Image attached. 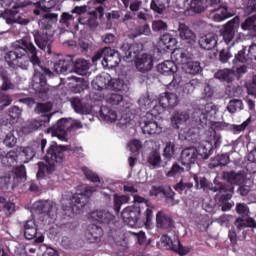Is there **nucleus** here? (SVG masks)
I'll use <instances>...</instances> for the list:
<instances>
[{"label":"nucleus","instance_id":"62","mask_svg":"<svg viewBox=\"0 0 256 256\" xmlns=\"http://www.w3.org/2000/svg\"><path fill=\"white\" fill-rule=\"evenodd\" d=\"M199 85V81H197L196 79H192L190 80L188 83H186L183 86V93H185L186 95H191V93H193V91H195V87H197Z\"/></svg>","mask_w":256,"mask_h":256},{"label":"nucleus","instance_id":"36","mask_svg":"<svg viewBox=\"0 0 256 256\" xmlns=\"http://www.w3.org/2000/svg\"><path fill=\"white\" fill-rule=\"evenodd\" d=\"M234 227H236L238 231H242V229H247V227H251L252 229H255L256 221L251 217L247 219L238 217L234 222Z\"/></svg>","mask_w":256,"mask_h":256},{"label":"nucleus","instance_id":"61","mask_svg":"<svg viewBox=\"0 0 256 256\" xmlns=\"http://www.w3.org/2000/svg\"><path fill=\"white\" fill-rule=\"evenodd\" d=\"M235 211L238 215H242V217H249V213H251L246 203H237Z\"/></svg>","mask_w":256,"mask_h":256},{"label":"nucleus","instance_id":"46","mask_svg":"<svg viewBox=\"0 0 256 256\" xmlns=\"http://www.w3.org/2000/svg\"><path fill=\"white\" fill-rule=\"evenodd\" d=\"M158 245L159 247H161V249L174 251L175 241H173L171 237L167 235H163L161 236L160 241L158 242Z\"/></svg>","mask_w":256,"mask_h":256},{"label":"nucleus","instance_id":"16","mask_svg":"<svg viewBox=\"0 0 256 256\" xmlns=\"http://www.w3.org/2000/svg\"><path fill=\"white\" fill-rule=\"evenodd\" d=\"M121 63V54L115 49L109 47L104 48V59H102L103 67L115 69Z\"/></svg>","mask_w":256,"mask_h":256},{"label":"nucleus","instance_id":"55","mask_svg":"<svg viewBox=\"0 0 256 256\" xmlns=\"http://www.w3.org/2000/svg\"><path fill=\"white\" fill-rule=\"evenodd\" d=\"M173 251L175 253H178V255L184 256V255H188V253H191V248L181 245V242L179 240H174Z\"/></svg>","mask_w":256,"mask_h":256},{"label":"nucleus","instance_id":"6","mask_svg":"<svg viewBox=\"0 0 256 256\" xmlns=\"http://www.w3.org/2000/svg\"><path fill=\"white\" fill-rule=\"evenodd\" d=\"M35 149L32 147H21L15 151L10 152H0V161L6 166V167H15V164L20 163H29L33 157H35Z\"/></svg>","mask_w":256,"mask_h":256},{"label":"nucleus","instance_id":"4","mask_svg":"<svg viewBox=\"0 0 256 256\" xmlns=\"http://www.w3.org/2000/svg\"><path fill=\"white\" fill-rule=\"evenodd\" d=\"M95 192V188L86 187L84 193L74 194L71 200H62V210L67 217L81 213L89 201L91 195Z\"/></svg>","mask_w":256,"mask_h":256},{"label":"nucleus","instance_id":"33","mask_svg":"<svg viewBox=\"0 0 256 256\" xmlns=\"http://www.w3.org/2000/svg\"><path fill=\"white\" fill-rule=\"evenodd\" d=\"M99 117L102 121L115 123L117 121V112L107 106H102L99 110Z\"/></svg>","mask_w":256,"mask_h":256},{"label":"nucleus","instance_id":"14","mask_svg":"<svg viewBox=\"0 0 256 256\" xmlns=\"http://www.w3.org/2000/svg\"><path fill=\"white\" fill-rule=\"evenodd\" d=\"M24 237L28 241H34V243H43V241H45V236L43 233L38 232L35 220H28L25 222Z\"/></svg>","mask_w":256,"mask_h":256},{"label":"nucleus","instance_id":"20","mask_svg":"<svg viewBox=\"0 0 256 256\" xmlns=\"http://www.w3.org/2000/svg\"><path fill=\"white\" fill-rule=\"evenodd\" d=\"M135 65L137 71L140 73H148V71L153 69V56L149 54H142L136 58Z\"/></svg>","mask_w":256,"mask_h":256},{"label":"nucleus","instance_id":"63","mask_svg":"<svg viewBox=\"0 0 256 256\" xmlns=\"http://www.w3.org/2000/svg\"><path fill=\"white\" fill-rule=\"evenodd\" d=\"M244 15H252V13H256V0H248L247 3L244 4Z\"/></svg>","mask_w":256,"mask_h":256},{"label":"nucleus","instance_id":"11","mask_svg":"<svg viewBox=\"0 0 256 256\" xmlns=\"http://www.w3.org/2000/svg\"><path fill=\"white\" fill-rule=\"evenodd\" d=\"M105 15V8L103 6H98L94 10L88 12L85 16H80L77 21L80 25H86L89 29H97L99 27V22L97 19H101Z\"/></svg>","mask_w":256,"mask_h":256},{"label":"nucleus","instance_id":"5","mask_svg":"<svg viewBox=\"0 0 256 256\" xmlns=\"http://www.w3.org/2000/svg\"><path fill=\"white\" fill-rule=\"evenodd\" d=\"M193 57L194 54L191 49L176 48L171 54V59H173L177 65H184V71L188 73V75H199V73L203 71V68L200 62L191 61Z\"/></svg>","mask_w":256,"mask_h":256},{"label":"nucleus","instance_id":"25","mask_svg":"<svg viewBox=\"0 0 256 256\" xmlns=\"http://www.w3.org/2000/svg\"><path fill=\"white\" fill-rule=\"evenodd\" d=\"M223 177L232 185H244L245 181H247V175L244 172H224Z\"/></svg>","mask_w":256,"mask_h":256},{"label":"nucleus","instance_id":"12","mask_svg":"<svg viewBox=\"0 0 256 256\" xmlns=\"http://www.w3.org/2000/svg\"><path fill=\"white\" fill-rule=\"evenodd\" d=\"M212 190L213 193H218V195H220L218 198V205L219 207H221V211H231L235 203L229 202L231 201L233 195H231V193L227 191V188L223 184H221L219 186H215V188H213Z\"/></svg>","mask_w":256,"mask_h":256},{"label":"nucleus","instance_id":"60","mask_svg":"<svg viewBox=\"0 0 256 256\" xmlns=\"http://www.w3.org/2000/svg\"><path fill=\"white\" fill-rule=\"evenodd\" d=\"M182 173H185V168H183L181 165L175 163L171 167V169L166 173L167 177H175L177 175H181Z\"/></svg>","mask_w":256,"mask_h":256},{"label":"nucleus","instance_id":"44","mask_svg":"<svg viewBox=\"0 0 256 256\" xmlns=\"http://www.w3.org/2000/svg\"><path fill=\"white\" fill-rule=\"evenodd\" d=\"M8 15H9V19H11V21H13L14 23H19L20 25H27V20L19 16V7L13 6L8 11Z\"/></svg>","mask_w":256,"mask_h":256},{"label":"nucleus","instance_id":"52","mask_svg":"<svg viewBox=\"0 0 256 256\" xmlns=\"http://www.w3.org/2000/svg\"><path fill=\"white\" fill-rule=\"evenodd\" d=\"M73 23H75V17L73 14H70L69 12L62 13L60 17V25H62V27L69 28Z\"/></svg>","mask_w":256,"mask_h":256},{"label":"nucleus","instance_id":"31","mask_svg":"<svg viewBox=\"0 0 256 256\" xmlns=\"http://www.w3.org/2000/svg\"><path fill=\"white\" fill-rule=\"evenodd\" d=\"M0 81L1 91H13V89H15V83H13V80L9 77L7 70L0 69Z\"/></svg>","mask_w":256,"mask_h":256},{"label":"nucleus","instance_id":"59","mask_svg":"<svg viewBox=\"0 0 256 256\" xmlns=\"http://www.w3.org/2000/svg\"><path fill=\"white\" fill-rule=\"evenodd\" d=\"M148 163L152 165V167H159V165H161V154L157 151L152 152L148 157Z\"/></svg>","mask_w":256,"mask_h":256},{"label":"nucleus","instance_id":"34","mask_svg":"<svg viewBox=\"0 0 256 256\" xmlns=\"http://www.w3.org/2000/svg\"><path fill=\"white\" fill-rule=\"evenodd\" d=\"M179 36L180 38L183 39V41L188 42L190 45H192V43H195V32L193 30H190L187 25L185 24H180L179 25Z\"/></svg>","mask_w":256,"mask_h":256},{"label":"nucleus","instance_id":"19","mask_svg":"<svg viewBox=\"0 0 256 256\" xmlns=\"http://www.w3.org/2000/svg\"><path fill=\"white\" fill-rule=\"evenodd\" d=\"M247 51V47H244L242 50L238 51L233 59V63H250L251 61H256V44L253 43L249 46L248 53L245 54Z\"/></svg>","mask_w":256,"mask_h":256},{"label":"nucleus","instance_id":"40","mask_svg":"<svg viewBox=\"0 0 256 256\" xmlns=\"http://www.w3.org/2000/svg\"><path fill=\"white\" fill-rule=\"evenodd\" d=\"M138 105L140 107V111H149L153 105V99L149 95V93L143 94L139 99H138Z\"/></svg>","mask_w":256,"mask_h":256},{"label":"nucleus","instance_id":"26","mask_svg":"<svg viewBox=\"0 0 256 256\" xmlns=\"http://www.w3.org/2000/svg\"><path fill=\"white\" fill-rule=\"evenodd\" d=\"M213 21L216 23H221V21H225V19H229V17H233V12L227 6H219L217 9L211 10Z\"/></svg>","mask_w":256,"mask_h":256},{"label":"nucleus","instance_id":"30","mask_svg":"<svg viewBox=\"0 0 256 256\" xmlns=\"http://www.w3.org/2000/svg\"><path fill=\"white\" fill-rule=\"evenodd\" d=\"M171 121L174 129H181V126L189 121V113L186 111H177L172 116Z\"/></svg>","mask_w":256,"mask_h":256},{"label":"nucleus","instance_id":"58","mask_svg":"<svg viewBox=\"0 0 256 256\" xmlns=\"http://www.w3.org/2000/svg\"><path fill=\"white\" fill-rule=\"evenodd\" d=\"M174 155H175V143L167 142L163 150V156L165 157V159H173Z\"/></svg>","mask_w":256,"mask_h":256},{"label":"nucleus","instance_id":"50","mask_svg":"<svg viewBox=\"0 0 256 256\" xmlns=\"http://www.w3.org/2000/svg\"><path fill=\"white\" fill-rule=\"evenodd\" d=\"M59 1L61 0H42L38 4L39 9H41V11H45L46 13H49L51 9H55V7H57V4L59 3Z\"/></svg>","mask_w":256,"mask_h":256},{"label":"nucleus","instance_id":"41","mask_svg":"<svg viewBox=\"0 0 256 256\" xmlns=\"http://www.w3.org/2000/svg\"><path fill=\"white\" fill-rule=\"evenodd\" d=\"M244 108L245 106L243 104V100L241 99H232L227 105V111L231 114L237 113L238 111H243Z\"/></svg>","mask_w":256,"mask_h":256},{"label":"nucleus","instance_id":"23","mask_svg":"<svg viewBox=\"0 0 256 256\" xmlns=\"http://www.w3.org/2000/svg\"><path fill=\"white\" fill-rule=\"evenodd\" d=\"M54 71L57 73H71L73 71V56L68 55L54 63Z\"/></svg>","mask_w":256,"mask_h":256},{"label":"nucleus","instance_id":"64","mask_svg":"<svg viewBox=\"0 0 256 256\" xmlns=\"http://www.w3.org/2000/svg\"><path fill=\"white\" fill-rule=\"evenodd\" d=\"M190 9L191 11H194V13H203V11H205V7L203 6V1L192 0L190 2Z\"/></svg>","mask_w":256,"mask_h":256},{"label":"nucleus","instance_id":"47","mask_svg":"<svg viewBox=\"0 0 256 256\" xmlns=\"http://www.w3.org/2000/svg\"><path fill=\"white\" fill-rule=\"evenodd\" d=\"M243 31H254L256 33V14L246 18V20L241 24Z\"/></svg>","mask_w":256,"mask_h":256},{"label":"nucleus","instance_id":"27","mask_svg":"<svg viewBox=\"0 0 256 256\" xmlns=\"http://www.w3.org/2000/svg\"><path fill=\"white\" fill-rule=\"evenodd\" d=\"M85 237L90 243H97V241L103 237V228L93 223L88 227V230L85 233Z\"/></svg>","mask_w":256,"mask_h":256},{"label":"nucleus","instance_id":"22","mask_svg":"<svg viewBox=\"0 0 256 256\" xmlns=\"http://www.w3.org/2000/svg\"><path fill=\"white\" fill-rule=\"evenodd\" d=\"M158 101L160 105H163L166 109H174V107L179 105V97L173 92L160 94Z\"/></svg>","mask_w":256,"mask_h":256},{"label":"nucleus","instance_id":"1","mask_svg":"<svg viewBox=\"0 0 256 256\" xmlns=\"http://www.w3.org/2000/svg\"><path fill=\"white\" fill-rule=\"evenodd\" d=\"M5 61L11 65H18L20 69L27 71L30 65L34 69L33 87L39 93H47V75L51 77L53 72L45 66V62L37 55V47L31 41L30 37H23L20 41L14 42L12 50L6 53Z\"/></svg>","mask_w":256,"mask_h":256},{"label":"nucleus","instance_id":"56","mask_svg":"<svg viewBox=\"0 0 256 256\" xmlns=\"http://www.w3.org/2000/svg\"><path fill=\"white\" fill-rule=\"evenodd\" d=\"M106 103L109 105H119L123 101V95L117 93H111L105 97Z\"/></svg>","mask_w":256,"mask_h":256},{"label":"nucleus","instance_id":"48","mask_svg":"<svg viewBox=\"0 0 256 256\" xmlns=\"http://www.w3.org/2000/svg\"><path fill=\"white\" fill-rule=\"evenodd\" d=\"M122 3L124 7L127 9H130V12L137 13L139 9H141V5H143V2L141 0H122Z\"/></svg>","mask_w":256,"mask_h":256},{"label":"nucleus","instance_id":"51","mask_svg":"<svg viewBox=\"0 0 256 256\" xmlns=\"http://www.w3.org/2000/svg\"><path fill=\"white\" fill-rule=\"evenodd\" d=\"M193 181H195L196 184V189H203V191H207V190H211L213 191V189H215V187H209V181H207L206 178H200L197 177V175H194L192 177Z\"/></svg>","mask_w":256,"mask_h":256},{"label":"nucleus","instance_id":"15","mask_svg":"<svg viewBox=\"0 0 256 256\" xmlns=\"http://www.w3.org/2000/svg\"><path fill=\"white\" fill-rule=\"evenodd\" d=\"M52 135L58 137L60 141H67V134L71 131V120L61 118L58 122L50 128Z\"/></svg>","mask_w":256,"mask_h":256},{"label":"nucleus","instance_id":"8","mask_svg":"<svg viewBox=\"0 0 256 256\" xmlns=\"http://www.w3.org/2000/svg\"><path fill=\"white\" fill-rule=\"evenodd\" d=\"M211 137L209 141L201 142L197 148L198 157L200 159H209V156L213 153V145L219 147L221 145V134L217 133L215 130H211Z\"/></svg>","mask_w":256,"mask_h":256},{"label":"nucleus","instance_id":"32","mask_svg":"<svg viewBox=\"0 0 256 256\" xmlns=\"http://www.w3.org/2000/svg\"><path fill=\"white\" fill-rule=\"evenodd\" d=\"M156 223L159 229H171L173 227V218L163 212H158L156 214Z\"/></svg>","mask_w":256,"mask_h":256},{"label":"nucleus","instance_id":"35","mask_svg":"<svg viewBox=\"0 0 256 256\" xmlns=\"http://www.w3.org/2000/svg\"><path fill=\"white\" fill-rule=\"evenodd\" d=\"M214 77L222 83H233V81H235V72L230 69L218 70Z\"/></svg>","mask_w":256,"mask_h":256},{"label":"nucleus","instance_id":"28","mask_svg":"<svg viewBox=\"0 0 256 256\" xmlns=\"http://www.w3.org/2000/svg\"><path fill=\"white\" fill-rule=\"evenodd\" d=\"M111 83V76L109 74H102L96 76L92 81V87L96 91H103V89H109V84Z\"/></svg>","mask_w":256,"mask_h":256},{"label":"nucleus","instance_id":"7","mask_svg":"<svg viewBox=\"0 0 256 256\" xmlns=\"http://www.w3.org/2000/svg\"><path fill=\"white\" fill-rule=\"evenodd\" d=\"M235 20H230L227 24L224 25L221 30V35L223 37L224 43L228 45L227 49H222L219 53V61L221 63H227L233 57L229 49L234 47L235 43H237V39H235Z\"/></svg>","mask_w":256,"mask_h":256},{"label":"nucleus","instance_id":"29","mask_svg":"<svg viewBox=\"0 0 256 256\" xmlns=\"http://www.w3.org/2000/svg\"><path fill=\"white\" fill-rule=\"evenodd\" d=\"M157 71L162 75H175L177 72V65H175V61L173 59L172 61L166 60L157 65Z\"/></svg>","mask_w":256,"mask_h":256},{"label":"nucleus","instance_id":"18","mask_svg":"<svg viewBox=\"0 0 256 256\" xmlns=\"http://www.w3.org/2000/svg\"><path fill=\"white\" fill-rule=\"evenodd\" d=\"M197 159H199V156L197 148L195 147L184 148L180 154V162L184 167H186V171L191 169V165H195L197 163Z\"/></svg>","mask_w":256,"mask_h":256},{"label":"nucleus","instance_id":"37","mask_svg":"<svg viewBox=\"0 0 256 256\" xmlns=\"http://www.w3.org/2000/svg\"><path fill=\"white\" fill-rule=\"evenodd\" d=\"M174 189L181 195H187L193 189V182H191V179L187 181V179L183 178L174 186Z\"/></svg>","mask_w":256,"mask_h":256},{"label":"nucleus","instance_id":"54","mask_svg":"<svg viewBox=\"0 0 256 256\" xmlns=\"http://www.w3.org/2000/svg\"><path fill=\"white\" fill-rule=\"evenodd\" d=\"M41 127V122L37 120H31L22 128V132L26 135H29V133H33V131H37Z\"/></svg>","mask_w":256,"mask_h":256},{"label":"nucleus","instance_id":"13","mask_svg":"<svg viewBox=\"0 0 256 256\" xmlns=\"http://www.w3.org/2000/svg\"><path fill=\"white\" fill-rule=\"evenodd\" d=\"M121 217L124 223H127L129 227H137V223H139V219H141V206L135 204L126 207L122 211Z\"/></svg>","mask_w":256,"mask_h":256},{"label":"nucleus","instance_id":"10","mask_svg":"<svg viewBox=\"0 0 256 256\" xmlns=\"http://www.w3.org/2000/svg\"><path fill=\"white\" fill-rule=\"evenodd\" d=\"M211 113H217V106L213 103H206L196 108L192 117L200 127H205L209 122V115H211Z\"/></svg>","mask_w":256,"mask_h":256},{"label":"nucleus","instance_id":"39","mask_svg":"<svg viewBox=\"0 0 256 256\" xmlns=\"http://www.w3.org/2000/svg\"><path fill=\"white\" fill-rule=\"evenodd\" d=\"M129 201H131V196L114 194L113 209L115 213H119L121 206L126 205Z\"/></svg>","mask_w":256,"mask_h":256},{"label":"nucleus","instance_id":"42","mask_svg":"<svg viewBox=\"0 0 256 256\" xmlns=\"http://www.w3.org/2000/svg\"><path fill=\"white\" fill-rule=\"evenodd\" d=\"M71 105L76 113H80L81 115H89L91 111L83 105L81 99L75 97L71 99Z\"/></svg>","mask_w":256,"mask_h":256},{"label":"nucleus","instance_id":"21","mask_svg":"<svg viewBox=\"0 0 256 256\" xmlns=\"http://www.w3.org/2000/svg\"><path fill=\"white\" fill-rule=\"evenodd\" d=\"M140 127L144 135H160L163 132V127L154 120H142Z\"/></svg>","mask_w":256,"mask_h":256},{"label":"nucleus","instance_id":"57","mask_svg":"<svg viewBox=\"0 0 256 256\" xmlns=\"http://www.w3.org/2000/svg\"><path fill=\"white\" fill-rule=\"evenodd\" d=\"M251 123V117H249L246 121H244L242 124L240 125H231L230 129L232 131V133H234V135H237L239 133H242V131H244L245 129H247V127H249V124Z\"/></svg>","mask_w":256,"mask_h":256},{"label":"nucleus","instance_id":"49","mask_svg":"<svg viewBox=\"0 0 256 256\" xmlns=\"http://www.w3.org/2000/svg\"><path fill=\"white\" fill-rule=\"evenodd\" d=\"M120 51H122L124 59H126L127 61H133V53H135V50L133 49V44L123 43L120 47Z\"/></svg>","mask_w":256,"mask_h":256},{"label":"nucleus","instance_id":"43","mask_svg":"<svg viewBox=\"0 0 256 256\" xmlns=\"http://www.w3.org/2000/svg\"><path fill=\"white\" fill-rule=\"evenodd\" d=\"M160 45H164L165 49H172L177 45V39L171 34L165 33L160 37Z\"/></svg>","mask_w":256,"mask_h":256},{"label":"nucleus","instance_id":"17","mask_svg":"<svg viewBox=\"0 0 256 256\" xmlns=\"http://www.w3.org/2000/svg\"><path fill=\"white\" fill-rule=\"evenodd\" d=\"M91 223H99L100 225H109L115 221V216L107 210H95L88 215Z\"/></svg>","mask_w":256,"mask_h":256},{"label":"nucleus","instance_id":"24","mask_svg":"<svg viewBox=\"0 0 256 256\" xmlns=\"http://www.w3.org/2000/svg\"><path fill=\"white\" fill-rule=\"evenodd\" d=\"M217 41H219V36L215 33L206 34L199 39V45L202 49L206 51H211L217 47Z\"/></svg>","mask_w":256,"mask_h":256},{"label":"nucleus","instance_id":"9","mask_svg":"<svg viewBox=\"0 0 256 256\" xmlns=\"http://www.w3.org/2000/svg\"><path fill=\"white\" fill-rule=\"evenodd\" d=\"M33 209L38 213H46L50 219L49 223L57 221V211H59V208L53 200H38L34 202Z\"/></svg>","mask_w":256,"mask_h":256},{"label":"nucleus","instance_id":"2","mask_svg":"<svg viewBox=\"0 0 256 256\" xmlns=\"http://www.w3.org/2000/svg\"><path fill=\"white\" fill-rule=\"evenodd\" d=\"M57 21H59V14L48 12L38 21L40 31L33 33L37 47L48 55H51V37L55 33Z\"/></svg>","mask_w":256,"mask_h":256},{"label":"nucleus","instance_id":"38","mask_svg":"<svg viewBox=\"0 0 256 256\" xmlns=\"http://www.w3.org/2000/svg\"><path fill=\"white\" fill-rule=\"evenodd\" d=\"M73 67L78 75H87V71H89V61L79 58L73 62Z\"/></svg>","mask_w":256,"mask_h":256},{"label":"nucleus","instance_id":"45","mask_svg":"<svg viewBox=\"0 0 256 256\" xmlns=\"http://www.w3.org/2000/svg\"><path fill=\"white\" fill-rule=\"evenodd\" d=\"M108 89H112V91H127V84H125V81L121 79H111L110 77V84Z\"/></svg>","mask_w":256,"mask_h":256},{"label":"nucleus","instance_id":"3","mask_svg":"<svg viewBox=\"0 0 256 256\" xmlns=\"http://www.w3.org/2000/svg\"><path fill=\"white\" fill-rule=\"evenodd\" d=\"M65 151L67 146L58 145L57 142H51L46 150L45 159L38 162L37 177H45V174L53 173L55 171V163H63L65 159Z\"/></svg>","mask_w":256,"mask_h":256},{"label":"nucleus","instance_id":"53","mask_svg":"<svg viewBox=\"0 0 256 256\" xmlns=\"http://www.w3.org/2000/svg\"><path fill=\"white\" fill-rule=\"evenodd\" d=\"M179 135H183L184 139L187 141H192V143H197V139H199V133H197V129L190 128L187 132H180Z\"/></svg>","mask_w":256,"mask_h":256}]
</instances>
